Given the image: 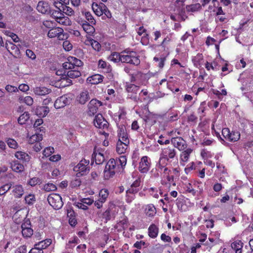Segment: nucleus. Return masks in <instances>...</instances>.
<instances>
[{
    "mask_svg": "<svg viewBox=\"0 0 253 253\" xmlns=\"http://www.w3.org/2000/svg\"><path fill=\"white\" fill-rule=\"evenodd\" d=\"M12 183H8L0 187V196L5 195L12 187Z\"/></svg>",
    "mask_w": 253,
    "mask_h": 253,
    "instance_id": "nucleus-51",
    "label": "nucleus"
},
{
    "mask_svg": "<svg viewBox=\"0 0 253 253\" xmlns=\"http://www.w3.org/2000/svg\"><path fill=\"white\" fill-rule=\"evenodd\" d=\"M159 231L158 227L156 224L152 223L148 229V236L151 238L155 239L158 236Z\"/></svg>",
    "mask_w": 253,
    "mask_h": 253,
    "instance_id": "nucleus-29",
    "label": "nucleus"
},
{
    "mask_svg": "<svg viewBox=\"0 0 253 253\" xmlns=\"http://www.w3.org/2000/svg\"><path fill=\"white\" fill-rule=\"evenodd\" d=\"M31 222L26 220L21 225V233L24 238H30L33 234V230L31 227Z\"/></svg>",
    "mask_w": 253,
    "mask_h": 253,
    "instance_id": "nucleus-14",
    "label": "nucleus"
},
{
    "mask_svg": "<svg viewBox=\"0 0 253 253\" xmlns=\"http://www.w3.org/2000/svg\"><path fill=\"white\" fill-rule=\"evenodd\" d=\"M61 6H58V7H56L58 10H51L50 13L51 14V16L55 19V21L57 20L58 18H59L62 15H63V13L62 12V9L60 8Z\"/></svg>",
    "mask_w": 253,
    "mask_h": 253,
    "instance_id": "nucleus-47",
    "label": "nucleus"
},
{
    "mask_svg": "<svg viewBox=\"0 0 253 253\" xmlns=\"http://www.w3.org/2000/svg\"><path fill=\"white\" fill-rule=\"evenodd\" d=\"M68 4H63L61 5L63 13H64L66 15L70 16L74 15L75 13L74 10L71 7L68 6Z\"/></svg>",
    "mask_w": 253,
    "mask_h": 253,
    "instance_id": "nucleus-50",
    "label": "nucleus"
},
{
    "mask_svg": "<svg viewBox=\"0 0 253 253\" xmlns=\"http://www.w3.org/2000/svg\"><path fill=\"white\" fill-rule=\"evenodd\" d=\"M92 8L96 15L100 16L103 15V11L106 8V6L103 3L98 4L96 2H93Z\"/></svg>",
    "mask_w": 253,
    "mask_h": 253,
    "instance_id": "nucleus-21",
    "label": "nucleus"
},
{
    "mask_svg": "<svg viewBox=\"0 0 253 253\" xmlns=\"http://www.w3.org/2000/svg\"><path fill=\"white\" fill-rule=\"evenodd\" d=\"M129 144V139H118L116 145V151L118 153H125Z\"/></svg>",
    "mask_w": 253,
    "mask_h": 253,
    "instance_id": "nucleus-15",
    "label": "nucleus"
},
{
    "mask_svg": "<svg viewBox=\"0 0 253 253\" xmlns=\"http://www.w3.org/2000/svg\"><path fill=\"white\" fill-rule=\"evenodd\" d=\"M156 209L153 204H150L146 206L145 213L147 216L154 217L156 214Z\"/></svg>",
    "mask_w": 253,
    "mask_h": 253,
    "instance_id": "nucleus-33",
    "label": "nucleus"
},
{
    "mask_svg": "<svg viewBox=\"0 0 253 253\" xmlns=\"http://www.w3.org/2000/svg\"><path fill=\"white\" fill-rule=\"evenodd\" d=\"M33 92L36 95L42 96L50 93L51 89L45 86H36L33 88Z\"/></svg>",
    "mask_w": 253,
    "mask_h": 253,
    "instance_id": "nucleus-22",
    "label": "nucleus"
},
{
    "mask_svg": "<svg viewBox=\"0 0 253 253\" xmlns=\"http://www.w3.org/2000/svg\"><path fill=\"white\" fill-rule=\"evenodd\" d=\"M161 155L169 160L173 159L176 155V151L172 147L168 146L162 149Z\"/></svg>",
    "mask_w": 253,
    "mask_h": 253,
    "instance_id": "nucleus-19",
    "label": "nucleus"
},
{
    "mask_svg": "<svg viewBox=\"0 0 253 253\" xmlns=\"http://www.w3.org/2000/svg\"><path fill=\"white\" fill-rule=\"evenodd\" d=\"M140 101L141 102H145L149 103L151 101L150 97L148 94V92L147 89H142L139 94Z\"/></svg>",
    "mask_w": 253,
    "mask_h": 253,
    "instance_id": "nucleus-37",
    "label": "nucleus"
},
{
    "mask_svg": "<svg viewBox=\"0 0 253 253\" xmlns=\"http://www.w3.org/2000/svg\"><path fill=\"white\" fill-rule=\"evenodd\" d=\"M71 99L67 94H64L58 97L54 103V107L58 109L64 107L70 103Z\"/></svg>",
    "mask_w": 253,
    "mask_h": 253,
    "instance_id": "nucleus-17",
    "label": "nucleus"
},
{
    "mask_svg": "<svg viewBox=\"0 0 253 253\" xmlns=\"http://www.w3.org/2000/svg\"><path fill=\"white\" fill-rule=\"evenodd\" d=\"M109 59L115 63L121 62L122 63V51L121 52H114L109 56Z\"/></svg>",
    "mask_w": 253,
    "mask_h": 253,
    "instance_id": "nucleus-40",
    "label": "nucleus"
},
{
    "mask_svg": "<svg viewBox=\"0 0 253 253\" xmlns=\"http://www.w3.org/2000/svg\"><path fill=\"white\" fill-rule=\"evenodd\" d=\"M14 156L18 159L21 161L23 163H26L30 161L31 157L27 153L18 151L15 153Z\"/></svg>",
    "mask_w": 253,
    "mask_h": 253,
    "instance_id": "nucleus-27",
    "label": "nucleus"
},
{
    "mask_svg": "<svg viewBox=\"0 0 253 253\" xmlns=\"http://www.w3.org/2000/svg\"><path fill=\"white\" fill-rule=\"evenodd\" d=\"M102 104L101 101L96 99H91L87 106L88 115L90 116L94 115L97 112L99 107L101 106Z\"/></svg>",
    "mask_w": 253,
    "mask_h": 253,
    "instance_id": "nucleus-13",
    "label": "nucleus"
},
{
    "mask_svg": "<svg viewBox=\"0 0 253 253\" xmlns=\"http://www.w3.org/2000/svg\"><path fill=\"white\" fill-rule=\"evenodd\" d=\"M139 88V86L131 83H126L125 89L127 93V97L136 102H138L139 98L137 96V93Z\"/></svg>",
    "mask_w": 253,
    "mask_h": 253,
    "instance_id": "nucleus-5",
    "label": "nucleus"
},
{
    "mask_svg": "<svg viewBox=\"0 0 253 253\" xmlns=\"http://www.w3.org/2000/svg\"><path fill=\"white\" fill-rule=\"evenodd\" d=\"M104 77L100 74H94L87 79L88 83L92 84H97L103 82Z\"/></svg>",
    "mask_w": 253,
    "mask_h": 253,
    "instance_id": "nucleus-31",
    "label": "nucleus"
},
{
    "mask_svg": "<svg viewBox=\"0 0 253 253\" xmlns=\"http://www.w3.org/2000/svg\"><path fill=\"white\" fill-rule=\"evenodd\" d=\"M222 134L225 139L231 142H236L240 138V133L239 131H230L228 127H225L222 129Z\"/></svg>",
    "mask_w": 253,
    "mask_h": 253,
    "instance_id": "nucleus-7",
    "label": "nucleus"
},
{
    "mask_svg": "<svg viewBox=\"0 0 253 253\" xmlns=\"http://www.w3.org/2000/svg\"><path fill=\"white\" fill-rule=\"evenodd\" d=\"M116 172L110 168L107 164L104 170V178L108 180L114 176Z\"/></svg>",
    "mask_w": 253,
    "mask_h": 253,
    "instance_id": "nucleus-36",
    "label": "nucleus"
},
{
    "mask_svg": "<svg viewBox=\"0 0 253 253\" xmlns=\"http://www.w3.org/2000/svg\"><path fill=\"white\" fill-rule=\"evenodd\" d=\"M51 243L52 240L51 239H46L37 243L36 246L39 247L43 251V249H45L48 247Z\"/></svg>",
    "mask_w": 253,
    "mask_h": 253,
    "instance_id": "nucleus-42",
    "label": "nucleus"
},
{
    "mask_svg": "<svg viewBox=\"0 0 253 253\" xmlns=\"http://www.w3.org/2000/svg\"><path fill=\"white\" fill-rule=\"evenodd\" d=\"M37 9L41 13L49 14L50 13V7L48 3L43 1H40L37 5Z\"/></svg>",
    "mask_w": 253,
    "mask_h": 253,
    "instance_id": "nucleus-20",
    "label": "nucleus"
},
{
    "mask_svg": "<svg viewBox=\"0 0 253 253\" xmlns=\"http://www.w3.org/2000/svg\"><path fill=\"white\" fill-rule=\"evenodd\" d=\"M151 161L147 156H143L139 163L138 170L141 173H146L150 169Z\"/></svg>",
    "mask_w": 253,
    "mask_h": 253,
    "instance_id": "nucleus-10",
    "label": "nucleus"
},
{
    "mask_svg": "<svg viewBox=\"0 0 253 253\" xmlns=\"http://www.w3.org/2000/svg\"><path fill=\"white\" fill-rule=\"evenodd\" d=\"M140 183V178L138 177L126 191V203H130L135 198V194L141 190Z\"/></svg>",
    "mask_w": 253,
    "mask_h": 253,
    "instance_id": "nucleus-3",
    "label": "nucleus"
},
{
    "mask_svg": "<svg viewBox=\"0 0 253 253\" xmlns=\"http://www.w3.org/2000/svg\"><path fill=\"white\" fill-rule=\"evenodd\" d=\"M5 47L8 52L14 57L18 58L20 56V51L19 47L11 42H6Z\"/></svg>",
    "mask_w": 253,
    "mask_h": 253,
    "instance_id": "nucleus-18",
    "label": "nucleus"
},
{
    "mask_svg": "<svg viewBox=\"0 0 253 253\" xmlns=\"http://www.w3.org/2000/svg\"><path fill=\"white\" fill-rule=\"evenodd\" d=\"M163 177L166 178L169 183V186L172 184L173 185H175V183L174 182V176L170 175L171 170L169 169H166L163 171Z\"/></svg>",
    "mask_w": 253,
    "mask_h": 253,
    "instance_id": "nucleus-35",
    "label": "nucleus"
},
{
    "mask_svg": "<svg viewBox=\"0 0 253 253\" xmlns=\"http://www.w3.org/2000/svg\"><path fill=\"white\" fill-rule=\"evenodd\" d=\"M84 16L86 19L92 25H95L96 21L90 12H85Z\"/></svg>",
    "mask_w": 253,
    "mask_h": 253,
    "instance_id": "nucleus-60",
    "label": "nucleus"
},
{
    "mask_svg": "<svg viewBox=\"0 0 253 253\" xmlns=\"http://www.w3.org/2000/svg\"><path fill=\"white\" fill-rule=\"evenodd\" d=\"M180 186L183 189V193H191L193 196L196 195V192L195 190L193 188L191 183L189 181H186L185 182H182Z\"/></svg>",
    "mask_w": 253,
    "mask_h": 253,
    "instance_id": "nucleus-24",
    "label": "nucleus"
},
{
    "mask_svg": "<svg viewBox=\"0 0 253 253\" xmlns=\"http://www.w3.org/2000/svg\"><path fill=\"white\" fill-rule=\"evenodd\" d=\"M243 243L240 240H237L231 244V248L235 253H242Z\"/></svg>",
    "mask_w": 253,
    "mask_h": 253,
    "instance_id": "nucleus-38",
    "label": "nucleus"
},
{
    "mask_svg": "<svg viewBox=\"0 0 253 253\" xmlns=\"http://www.w3.org/2000/svg\"><path fill=\"white\" fill-rule=\"evenodd\" d=\"M42 133H36L31 136L28 139V143L31 144H33L35 143H37L39 141H42Z\"/></svg>",
    "mask_w": 253,
    "mask_h": 253,
    "instance_id": "nucleus-39",
    "label": "nucleus"
},
{
    "mask_svg": "<svg viewBox=\"0 0 253 253\" xmlns=\"http://www.w3.org/2000/svg\"><path fill=\"white\" fill-rule=\"evenodd\" d=\"M148 192L154 198L156 199H158L159 197L158 194V189L155 187H151L148 189Z\"/></svg>",
    "mask_w": 253,
    "mask_h": 253,
    "instance_id": "nucleus-61",
    "label": "nucleus"
},
{
    "mask_svg": "<svg viewBox=\"0 0 253 253\" xmlns=\"http://www.w3.org/2000/svg\"><path fill=\"white\" fill-rule=\"evenodd\" d=\"M56 21L60 24L64 26L70 25L71 23V21L69 18L67 16H65L64 15H62L59 18H58L57 20Z\"/></svg>",
    "mask_w": 253,
    "mask_h": 253,
    "instance_id": "nucleus-48",
    "label": "nucleus"
},
{
    "mask_svg": "<svg viewBox=\"0 0 253 253\" xmlns=\"http://www.w3.org/2000/svg\"><path fill=\"white\" fill-rule=\"evenodd\" d=\"M82 26L84 31L89 36L92 35L95 32V28L90 23L85 21L83 23Z\"/></svg>",
    "mask_w": 253,
    "mask_h": 253,
    "instance_id": "nucleus-34",
    "label": "nucleus"
},
{
    "mask_svg": "<svg viewBox=\"0 0 253 253\" xmlns=\"http://www.w3.org/2000/svg\"><path fill=\"white\" fill-rule=\"evenodd\" d=\"M85 43L86 45H90L92 48L96 51L98 52L101 50V45L100 43L93 39L87 38L85 41Z\"/></svg>",
    "mask_w": 253,
    "mask_h": 253,
    "instance_id": "nucleus-28",
    "label": "nucleus"
},
{
    "mask_svg": "<svg viewBox=\"0 0 253 253\" xmlns=\"http://www.w3.org/2000/svg\"><path fill=\"white\" fill-rule=\"evenodd\" d=\"M20 102H24L29 106H31L33 104V99L30 96H27L25 97H20L19 98Z\"/></svg>",
    "mask_w": 253,
    "mask_h": 253,
    "instance_id": "nucleus-55",
    "label": "nucleus"
},
{
    "mask_svg": "<svg viewBox=\"0 0 253 253\" xmlns=\"http://www.w3.org/2000/svg\"><path fill=\"white\" fill-rule=\"evenodd\" d=\"M6 143L9 147L12 149H16L18 147L17 142L13 138H8L6 140Z\"/></svg>",
    "mask_w": 253,
    "mask_h": 253,
    "instance_id": "nucleus-56",
    "label": "nucleus"
},
{
    "mask_svg": "<svg viewBox=\"0 0 253 253\" xmlns=\"http://www.w3.org/2000/svg\"><path fill=\"white\" fill-rule=\"evenodd\" d=\"M68 71L66 72L67 76L70 78H76L79 77L81 75V73L79 69H69Z\"/></svg>",
    "mask_w": 253,
    "mask_h": 253,
    "instance_id": "nucleus-43",
    "label": "nucleus"
},
{
    "mask_svg": "<svg viewBox=\"0 0 253 253\" xmlns=\"http://www.w3.org/2000/svg\"><path fill=\"white\" fill-rule=\"evenodd\" d=\"M89 160L83 159L74 168V171L77 172L76 176L77 177L85 175L89 171Z\"/></svg>",
    "mask_w": 253,
    "mask_h": 253,
    "instance_id": "nucleus-4",
    "label": "nucleus"
},
{
    "mask_svg": "<svg viewBox=\"0 0 253 253\" xmlns=\"http://www.w3.org/2000/svg\"><path fill=\"white\" fill-rule=\"evenodd\" d=\"M204 60V56L202 53H199L193 57L192 61L196 67L200 66Z\"/></svg>",
    "mask_w": 253,
    "mask_h": 253,
    "instance_id": "nucleus-44",
    "label": "nucleus"
},
{
    "mask_svg": "<svg viewBox=\"0 0 253 253\" xmlns=\"http://www.w3.org/2000/svg\"><path fill=\"white\" fill-rule=\"evenodd\" d=\"M117 134L118 139H128L126 126L124 125H118Z\"/></svg>",
    "mask_w": 253,
    "mask_h": 253,
    "instance_id": "nucleus-30",
    "label": "nucleus"
},
{
    "mask_svg": "<svg viewBox=\"0 0 253 253\" xmlns=\"http://www.w3.org/2000/svg\"><path fill=\"white\" fill-rule=\"evenodd\" d=\"M11 188L12 193L14 196L16 198H19L22 196L24 194V189L20 184H16L12 186Z\"/></svg>",
    "mask_w": 253,
    "mask_h": 253,
    "instance_id": "nucleus-26",
    "label": "nucleus"
},
{
    "mask_svg": "<svg viewBox=\"0 0 253 253\" xmlns=\"http://www.w3.org/2000/svg\"><path fill=\"white\" fill-rule=\"evenodd\" d=\"M49 204L55 210H59L63 206V202L60 195L56 193H51L47 197Z\"/></svg>",
    "mask_w": 253,
    "mask_h": 253,
    "instance_id": "nucleus-6",
    "label": "nucleus"
},
{
    "mask_svg": "<svg viewBox=\"0 0 253 253\" xmlns=\"http://www.w3.org/2000/svg\"><path fill=\"white\" fill-rule=\"evenodd\" d=\"M57 187L53 183H48L44 185L43 189L46 192H50L55 191Z\"/></svg>",
    "mask_w": 253,
    "mask_h": 253,
    "instance_id": "nucleus-57",
    "label": "nucleus"
},
{
    "mask_svg": "<svg viewBox=\"0 0 253 253\" xmlns=\"http://www.w3.org/2000/svg\"><path fill=\"white\" fill-rule=\"evenodd\" d=\"M94 126L103 130L107 129L109 127L108 122L104 119L102 115L97 114L93 120Z\"/></svg>",
    "mask_w": 253,
    "mask_h": 253,
    "instance_id": "nucleus-12",
    "label": "nucleus"
},
{
    "mask_svg": "<svg viewBox=\"0 0 253 253\" xmlns=\"http://www.w3.org/2000/svg\"><path fill=\"white\" fill-rule=\"evenodd\" d=\"M49 112V109L47 106H41L37 108L38 115L42 117L46 116Z\"/></svg>",
    "mask_w": 253,
    "mask_h": 253,
    "instance_id": "nucleus-46",
    "label": "nucleus"
},
{
    "mask_svg": "<svg viewBox=\"0 0 253 253\" xmlns=\"http://www.w3.org/2000/svg\"><path fill=\"white\" fill-rule=\"evenodd\" d=\"M43 123V120L42 119H39L36 120L34 124V127L35 128V130L37 132H44L45 128L43 126H40Z\"/></svg>",
    "mask_w": 253,
    "mask_h": 253,
    "instance_id": "nucleus-45",
    "label": "nucleus"
},
{
    "mask_svg": "<svg viewBox=\"0 0 253 253\" xmlns=\"http://www.w3.org/2000/svg\"><path fill=\"white\" fill-rule=\"evenodd\" d=\"M126 163V157L122 155L116 159H110L106 164L116 173H122L124 171Z\"/></svg>",
    "mask_w": 253,
    "mask_h": 253,
    "instance_id": "nucleus-1",
    "label": "nucleus"
},
{
    "mask_svg": "<svg viewBox=\"0 0 253 253\" xmlns=\"http://www.w3.org/2000/svg\"><path fill=\"white\" fill-rule=\"evenodd\" d=\"M83 64V63L81 60L75 57H69L68 58V62L63 64V67L65 69H79Z\"/></svg>",
    "mask_w": 253,
    "mask_h": 253,
    "instance_id": "nucleus-8",
    "label": "nucleus"
},
{
    "mask_svg": "<svg viewBox=\"0 0 253 253\" xmlns=\"http://www.w3.org/2000/svg\"><path fill=\"white\" fill-rule=\"evenodd\" d=\"M99 195L100 197L99 199L105 202L109 195L108 190L106 189H101L99 192Z\"/></svg>",
    "mask_w": 253,
    "mask_h": 253,
    "instance_id": "nucleus-58",
    "label": "nucleus"
},
{
    "mask_svg": "<svg viewBox=\"0 0 253 253\" xmlns=\"http://www.w3.org/2000/svg\"><path fill=\"white\" fill-rule=\"evenodd\" d=\"M54 150L53 147H46L43 151V155L46 157H49L54 152Z\"/></svg>",
    "mask_w": 253,
    "mask_h": 253,
    "instance_id": "nucleus-64",
    "label": "nucleus"
},
{
    "mask_svg": "<svg viewBox=\"0 0 253 253\" xmlns=\"http://www.w3.org/2000/svg\"><path fill=\"white\" fill-rule=\"evenodd\" d=\"M42 183V179L37 177H34L32 178H30L28 181V184L32 187H34L36 185H39Z\"/></svg>",
    "mask_w": 253,
    "mask_h": 253,
    "instance_id": "nucleus-52",
    "label": "nucleus"
},
{
    "mask_svg": "<svg viewBox=\"0 0 253 253\" xmlns=\"http://www.w3.org/2000/svg\"><path fill=\"white\" fill-rule=\"evenodd\" d=\"M169 161V159L165 158L164 156L160 154V157L158 162L156 165V167L161 171L165 170V169H169L167 167Z\"/></svg>",
    "mask_w": 253,
    "mask_h": 253,
    "instance_id": "nucleus-23",
    "label": "nucleus"
},
{
    "mask_svg": "<svg viewBox=\"0 0 253 253\" xmlns=\"http://www.w3.org/2000/svg\"><path fill=\"white\" fill-rule=\"evenodd\" d=\"M201 8V5L199 3L188 5L186 6V10L187 12H196L200 10Z\"/></svg>",
    "mask_w": 253,
    "mask_h": 253,
    "instance_id": "nucleus-49",
    "label": "nucleus"
},
{
    "mask_svg": "<svg viewBox=\"0 0 253 253\" xmlns=\"http://www.w3.org/2000/svg\"><path fill=\"white\" fill-rule=\"evenodd\" d=\"M193 152V149L191 148H186L184 150L182 151L180 155V162H187L190 157V154Z\"/></svg>",
    "mask_w": 253,
    "mask_h": 253,
    "instance_id": "nucleus-32",
    "label": "nucleus"
},
{
    "mask_svg": "<svg viewBox=\"0 0 253 253\" xmlns=\"http://www.w3.org/2000/svg\"><path fill=\"white\" fill-rule=\"evenodd\" d=\"M47 36L50 38L57 37L59 40H64L67 38L64 30L60 27H55L50 29L47 34Z\"/></svg>",
    "mask_w": 253,
    "mask_h": 253,
    "instance_id": "nucleus-11",
    "label": "nucleus"
},
{
    "mask_svg": "<svg viewBox=\"0 0 253 253\" xmlns=\"http://www.w3.org/2000/svg\"><path fill=\"white\" fill-rule=\"evenodd\" d=\"M10 167L12 170L16 172H22L24 169V165L18 160H13L10 163Z\"/></svg>",
    "mask_w": 253,
    "mask_h": 253,
    "instance_id": "nucleus-25",
    "label": "nucleus"
},
{
    "mask_svg": "<svg viewBox=\"0 0 253 253\" xmlns=\"http://www.w3.org/2000/svg\"><path fill=\"white\" fill-rule=\"evenodd\" d=\"M79 177H76L73 178L70 182V186L73 188L80 186L81 184V180L78 178Z\"/></svg>",
    "mask_w": 253,
    "mask_h": 253,
    "instance_id": "nucleus-59",
    "label": "nucleus"
},
{
    "mask_svg": "<svg viewBox=\"0 0 253 253\" xmlns=\"http://www.w3.org/2000/svg\"><path fill=\"white\" fill-rule=\"evenodd\" d=\"M206 104L205 101L201 102L198 109V113L202 114V116L203 117L205 116V111L206 109Z\"/></svg>",
    "mask_w": 253,
    "mask_h": 253,
    "instance_id": "nucleus-62",
    "label": "nucleus"
},
{
    "mask_svg": "<svg viewBox=\"0 0 253 253\" xmlns=\"http://www.w3.org/2000/svg\"><path fill=\"white\" fill-rule=\"evenodd\" d=\"M102 217L103 219H105L106 221H109L111 218V209H107L103 213Z\"/></svg>",
    "mask_w": 253,
    "mask_h": 253,
    "instance_id": "nucleus-63",
    "label": "nucleus"
},
{
    "mask_svg": "<svg viewBox=\"0 0 253 253\" xmlns=\"http://www.w3.org/2000/svg\"><path fill=\"white\" fill-rule=\"evenodd\" d=\"M29 119V114L28 112H25L20 116L18 119V122L20 125L25 124Z\"/></svg>",
    "mask_w": 253,
    "mask_h": 253,
    "instance_id": "nucleus-53",
    "label": "nucleus"
},
{
    "mask_svg": "<svg viewBox=\"0 0 253 253\" xmlns=\"http://www.w3.org/2000/svg\"><path fill=\"white\" fill-rule=\"evenodd\" d=\"M104 150L101 148L95 146L92 155V160L95 162L96 165L102 164L105 161L104 156Z\"/></svg>",
    "mask_w": 253,
    "mask_h": 253,
    "instance_id": "nucleus-9",
    "label": "nucleus"
},
{
    "mask_svg": "<svg viewBox=\"0 0 253 253\" xmlns=\"http://www.w3.org/2000/svg\"><path fill=\"white\" fill-rule=\"evenodd\" d=\"M122 63L138 66L140 63V56L135 51L126 49L122 51Z\"/></svg>",
    "mask_w": 253,
    "mask_h": 253,
    "instance_id": "nucleus-2",
    "label": "nucleus"
},
{
    "mask_svg": "<svg viewBox=\"0 0 253 253\" xmlns=\"http://www.w3.org/2000/svg\"><path fill=\"white\" fill-rule=\"evenodd\" d=\"M25 201L26 204L29 205H33L36 202L35 196L34 194H30L25 197Z\"/></svg>",
    "mask_w": 253,
    "mask_h": 253,
    "instance_id": "nucleus-54",
    "label": "nucleus"
},
{
    "mask_svg": "<svg viewBox=\"0 0 253 253\" xmlns=\"http://www.w3.org/2000/svg\"><path fill=\"white\" fill-rule=\"evenodd\" d=\"M170 141L173 146L177 148L179 151L184 150L187 147L186 141L181 137H172Z\"/></svg>",
    "mask_w": 253,
    "mask_h": 253,
    "instance_id": "nucleus-16",
    "label": "nucleus"
},
{
    "mask_svg": "<svg viewBox=\"0 0 253 253\" xmlns=\"http://www.w3.org/2000/svg\"><path fill=\"white\" fill-rule=\"evenodd\" d=\"M89 99V93L87 91L81 92L78 97V101L81 104H85Z\"/></svg>",
    "mask_w": 253,
    "mask_h": 253,
    "instance_id": "nucleus-41",
    "label": "nucleus"
}]
</instances>
